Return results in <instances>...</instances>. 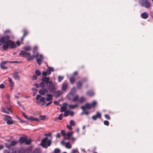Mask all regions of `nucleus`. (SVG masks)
<instances>
[{
    "mask_svg": "<svg viewBox=\"0 0 153 153\" xmlns=\"http://www.w3.org/2000/svg\"><path fill=\"white\" fill-rule=\"evenodd\" d=\"M34 85L36 87V88H39L40 87V85L39 84H38L37 83H35L34 84Z\"/></svg>",
    "mask_w": 153,
    "mask_h": 153,
    "instance_id": "0e129e2a",
    "label": "nucleus"
},
{
    "mask_svg": "<svg viewBox=\"0 0 153 153\" xmlns=\"http://www.w3.org/2000/svg\"><path fill=\"white\" fill-rule=\"evenodd\" d=\"M55 90L54 91H52L51 92H50L51 93H53L55 94V97L56 98H58L61 95H62L63 93L61 90H57V91H56V88L55 86Z\"/></svg>",
    "mask_w": 153,
    "mask_h": 153,
    "instance_id": "0eeeda50",
    "label": "nucleus"
},
{
    "mask_svg": "<svg viewBox=\"0 0 153 153\" xmlns=\"http://www.w3.org/2000/svg\"><path fill=\"white\" fill-rule=\"evenodd\" d=\"M0 43L3 45L2 48L5 51L7 49H14L16 47V43L10 39V36L9 35L2 36L0 39Z\"/></svg>",
    "mask_w": 153,
    "mask_h": 153,
    "instance_id": "f257e3e1",
    "label": "nucleus"
},
{
    "mask_svg": "<svg viewBox=\"0 0 153 153\" xmlns=\"http://www.w3.org/2000/svg\"><path fill=\"white\" fill-rule=\"evenodd\" d=\"M51 140H48V137H45L42 140L40 145L43 148L47 149L48 147L51 146Z\"/></svg>",
    "mask_w": 153,
    "mask_h": 153,
    "instance_id": "7ed1b4c3",
    "label": "nucleus"
},
{
    "mask_svg": "<svg viewBox=\"0 0 153 153\" xmlns=\"http://www.w3.org/2000/svg\"><path fill=\"white\" fill-rule=\"evenodd\" d=\"M65 146L68 149H70L71 147V145L69 142L66 143Z\"/></svg>",
    "mask_w": 153,
    "mask_h": 153,
    "instance_id": "2f4dec72",
    "label": "nucleus"
},
{
    "mask_svg": "<svg viewBox=\"0 0 153 153\" xmlns=\"http://www.w3.org/2000/svg\"><path fill=\"white\" fill-rule=\"evenodd\" d=\"M4 146L5 147L8 148L9 150H11L12 149L11 153H20V151L17 149L15 148L12 149L10 144L6 143L4 144Z\"/></svg>",
    "mask_w": 153,
    "mask_h": 153,
    "instance_id": "20e7f679",
    "label": "nucleus"
},
{
    "mask_svg": "<svg viewBox=\"0 0 153 153\" xmlns=\"http://www.w3.org/2000/svg\"><path fill=\"white\" fill-rule=\"evenodd\" d=\"M34 118L33 116H30V117H28L27 120H30L32 122L34 121Z\"/></svg>",
    "mask_w": 153,
    "mask_h": 153,
    "instance_id": "de8ad7c7",
    "label": "nucleus"
},
{
    "mask_svg": "<svg viewBox=\"0 0 153 153\" xmlns=\"http://www.w3.org/2000/svg\"><path fill=\"white\" fill-rule=\"evenodd\" d=\"M67 128H68L69 130H72L73 129V128L72 127V126L71 125H67L66 126Z\"/></svg>",
    "mask_w": 153,
    "mask_h": 153,
    "instance_id": "8fccbe9b",
    "label": "nucleus"
},
{
    "mask_svg": "<svg viewBox=\"0 0 153 153\" xmlns=\"http://www.w3.org/2000/svg\"><path fill=\"white\" fill-rule=\"evenodd\" d=\"M22 114L23 117L25 118V119H27V120L28 117L27 115L25 114V113L23 112H22Z\"/></svg>",
    "mask_w": 153,
    "mask_h": 153,
    "instance_id": "603ef678",
    "label": "nucleus"
},
{
    "mask_svg": "<svg viewBox=\"0 0 153 153\" xmlns=\"http://www.w3.org/2000/svg\"><path fill=\"white\" fill-rule=\"evenodd\" d=\"M39 58H36V61L38 64L39 65H40L43 62L44 57L43 55L42 54L39 55Z\"/></svg>",
    "mask_w": 153,
    "mask_h": 153,
    "instance_id": "9d476101",
    "label": "nucleus"
},
{
    "mask_svg": "<svg viewBox=\"0 0 153 153\" xmlns=\"http://www.w3.org/2000/svg\"><path fill=\"white\" fill-rule=\"evenodd\" d=\"M9 104V102H8L7 101H6V102H4V105H5V108H6V109L7 110H8L10 112H12V111L11 110V108H9V107H7V105H6V104Z\"/></svg>",
    "mask_w": 153,
    "mask_h": 153,
    "instance_id": "c85d7f7f",
    "label": "nucleus"
},
{
    "mask_svg": "<svg viewBox=\"0 0 153 153\" xmlns=\"http://www.w3.org/2000/svg\"><path fill=\"white\" fill-rule=\"evenodd\" d=\"M8 79L9 82L10 83V85H11L12 86L13 85H14V83L12 81V79L10 77H8Z\"/></svg>",
    "mask_w": 153,
    "mask_h": 153,
    "instance_id": "49530a36",
    "label": "nucleus"
},
{
    "mask_svg": "<svg viewBox=\"0 0 153 153\" xmlns=\"http://www.w3.org/2000/svg\"><path fill=\"white\" fill-rule=\"evenodd\" d=\"M42 80L47 85L50 92L54 90L55 85L52 81L50 80L49 77H43L42 78Z\"/></svg>",
    "mask_w": 153,
    "mask_h": 153,
    "instance_id": "f03ea898",
    "label": "nucleus"
},
{
    "mask_svg": "<svg viewBox=\"0 0 153 153\" xmlns=\"http://www.w3.org/2000/svg\"><path fill=\"white\" fill-rule=\"evenodd\" d=\"M47 97L45 98V100L47 101H51L53 100V95L50 94H47Z\"/></svg>",
    "mask_w": 153,
    "mask_h": 153,
    "instance_id": "ddd939ff",
    "label": "nucleus"
},
{
    "mask_svg": "<svg viewBox=\"0 0 153 153\" xmlns=\"http://www.w3.org/2000/svg\"><path fill=\"white\" fill-rule=\"evenodd\" d=\"M104 124L105 125L108 126L109 125V122L107 120H105L104 121Z\"/></svg>",
    "mask_w": 153,
    "mask_h": 153,
    "instance_id": "4d7b16f0",
    "label": "nucleus"
},
{
    "mask_svg": "<svg viewBox=\"0 0 153 153\" xmlns=\"http://www.w3.org/2000/svg\"><path fill=\"white\" fill-rule=\"evenodd\" d=\"M41 97H41V95L40 94H37L36 98V100H38L40 98H41Z\"/></svg>",
    "mask_w": 153,
    "mask_h": 153,
    "instance_id": "052dcab7",
    "label": "nucleus"
},
{
    "mask_svg": "<svg viewBox=\"0 0 153 153\" xmlns=\"http://www.w3.org/2000/svg\"><path fill=\"white\" fill-rule=\"evenodd\" d=\"M78 96L77 95H76L72 100L74 102H76L78 100Z\"/></svg>",
    "mask_w": 153,
    "mask_h": 153,
    "instance_id": "e433bc0d",
    "label": "nucleus"
},
{
    "mask_svg": "<svg viewBox=\"0 0 153 153\" xmlns=\"http://www.w3.org/2000/svg\"><path fill=\"white\" fill-rule=\"evenodd\" d=\"M38 57H37V55H31L30 57H27V60L28 61H29L30 60H33L34 58Z\"/></svg>",
    "mask_w": 153,
    "mask_h": 153,
    "instance_id": "2eb2a0df",
    "label": "nucleus"
},
{
    "mask_svg": "<svg viewBox=\"0 0 153 153\" xmlns=\"http://www.w3.org/2000/svg\"><path fill=\"white\" fill-rule=\"evenodd\" d=\"M22 32L23 33V36L25 37L29 33L28 31L26 29H24L22 30Z\"/></svg>",
    "mask_w": 153,
    "mask_h": 153,
    "instance_id": "bb28decb",
    "label": "nucleus"
},
{
    "mask_svg": "<svg viewBox=\"0 0 153 153\" xmlns=\"http://www.w3.org/2000/svg\"><path fill=\"white\" fill-rule=\"evenodd\" d=\"M62 116H63L62 114H62H60L59 115V116L57 118L59 120H62Z\"/></svg>",
    "mask_w": 153,
    "mask_h": 153,
    "instance_id": "6e6d98bb",
    "label": "nucleus"
},
{
    "mask_svg": "<svg viewBox=\"0 0 153 153\" xmlns=\"http://www.w3.org/2000/svg\"><path fill=\"white\" fill-rule=\"evenodd\" d=\"M140 16L143 19H146L148 18L149 14L144 12L141 14Z\"/></svg>",
    "mask_w": 153,
    "mask_h": 153,
    "instance_id": "dca6fc26",
    "label": "nucleus"
},
{
    "mask_svg": "<svg viewBox=\"0 0 153 153\" xmlns=\"http://www.w3.org/2000/svg\"><path fill=\"white\" fill-rule=\"evenodd\" d=\"M81 108L83 111H86L87 109H88V108L86 103L84 105L81 106Z\"/></svg>",
    "mask_w": 153,
    "mask_h": 153,
    "instance_id": "393cba45",
    "label": "nucleus"
},
{
    "mask_svg": "<svg viewBox=\"0 0 153 153\" xmlns=\"http://www.w3.org/2000/svg\"><path fill=\"white\" fill-rule=\"evenodd\" d=\"M87 94L90 97H92L94 95V91H88L87 92Z\"/></svg>",
    "mask_w": 153,
    "mask_h": 153,
    "instance_id": "5701e85b",
    "label": "nucleus"
},
{
    "mask_svg": "<svg viewBox=\"0 0 153 153\" xmlns=\"http://www.w3.org/2000/svg\"><path fill=\"white\" fill-rule=\"evenodd\" d=\"M68 105L70 109H73L77 107L78 106V105L77 104H76L75 105L70 104Z\"/></svg>",
    "mask_w": 153,
    "mask_h": 153,
    "instance_id": "a878e982",
    "label": "nucleus"
},
{
    "mask_svg": "<svg viewBox=\"0 0 153 153\" xmlns=\"http://www.w3.org/2000/svg\"><path fill=\"white\" fill-rule=\"evenodd\" d=\"M60 150L58 148L55 149L54 150V153H60Z\"/></svg>",
    "mask_w": 153,
    "mask_h": 153,
    "instance_id": "3c124183",
    "label": "nucleus"
},
{
    "mask_svg": "<svg viewBox=\"0 0 153 153\" xmlns=\"http://www.w3.org/2000/svg\"><path fill=\"white\" fill-rule=\"evenodd\" d=\"M33 55H37L38 57L39 56V53L37 51L33 50Z\"/></svg>",
    "mask_w": 153,
    "mask_h": 153,
    "instance_id": "ea45409f",
    "label": "nucleus"
},
{
    "mask_svg": "<svg viewBox=\"0 0 153 153\" xmlns=\"http://www.w3.org/2000/svg\"><path fill=\"white\" fill-rule=\"evenodd\" d=\"M70 125L71 126H74L75 125V122L73 120H71L70 122Z\"/></svg>",
    "mask_w": 153,
    "mask_h": 153,
    "instance_id": "a19ab883",
    "label": "nucleus"
},
{
    "mask_svg": "<svg viewBox=\"0 0 153 153\" xmlns=\"http://www.w3.org/2000/svg\"><path fill=\"white\" fill-rule=\"evenodd\" d=\"M91 118L94 120H96L97 118H101V114L99 112V111H97L96 114L93 115L92 117Z\"/></svg>",
    "mask_w": 153,
    "mask_h": 153,
    "instance_id": "6e6552de",
    "label": "nucleus"
},
{
    "mask_svg": "<svg viewBox=\"0 0 153 153\" xmlns=\"http://www.w3.org/2000/svg\"><path fill=\"white\" fill-rule=\"evenodd\" d=\"M45 83L43 82L42 81L39 84L40 87H42V88H44L45 86V83Z\"/></svg>",
    "mask_w": 153,
    "mask_h": 153,
    "instance_id": "c9c22d12",
    "label": "nucleus"
},
{
    "mask_svg": "<svg viewBox=\"0 0 153 153\" xmlns=\"http://www.w3.org/2000/svg\"><path fill=\"white\" fill-rule=\"evenodd\" d=\"M13 77L15 79L19 80L20 79V77L18 75V73L17 72H16L14 73Z\"/></svg>",
    "mask_w": 153,
    "mask_h": 153,
    "instance_id": "4be33fe9",
    "label": "nucleus"
},
{
    "mask_svg": "<svg viewBox=\"0 0 153 153\" xmlns=\"http://www.w3.org/2000/svg\"><path fill=\"white\" fill-rule=\"evenodd\" d=\"M36 75H33L32 77V80H34L37 79V78Z\"/></svg>",
    "mask_w": 153,
    "mask_h": 153,
    "instance_id": "bf43d9fd",
    "label": "nucleus"
},
{
    "mask_svg": "<svg viewBox=\"0 0 153 153\" xmlns=\"http://www.w3.org/2000/svg\"><path fill=\"white\" fill-rule=\"evenodd\" d=\"M61 133L64 138L65 137V136H66V133L65 131L64 130H61Z\"/></svg>",
    "mask_w": 153,
    "mask_h": 153,
    "instance_id": "4c0bfd02",
    "label": "nucleus"
},
{
    "mask_svg": "<svg viewBox=\"0 0 153 153\" xmlns=\"http://www.w3.org/2000/svg\"><path fill=\"white\" fill-rule=\"evenodd\" d=\"M64 112V113L63 114V115L64 117H66L69 115V110H68L66 111H65Z\"/></svg>",
    "mask_w": 153,
    "mask_h": 153,
    "instance_id": "58836bf2",
    "label": "nucleus"
},
{
    "mask_svg": "<svg viewBox=\"0 0 153 153\" xmlns=\"http://www.w3.org/2000/svg\"><path fill=\"white\" fill-rule=\"evenodd\" d=\"M5 85L3 84H1L0 85V88H5Z\"/></svg>",
    "mask_w": 153,
    "mask_h": 153,
    "instance_id": "338daca9",
    "label": "nucleus"
},
{
    "mask_svg": "<svg viewBox=\"0 0 153 153\" xmlns=\"http://www.w3.org/2000/svg\"><path fill=\"white\" fill-rule=\"evenodd\" d=\"M63 106L61 107L60 109L61 112H64L66 109V106H68V104L66 102H64L63 103Z\"/></svg>",
    "mask_w": 153,
    "mask_h": 153,
    "instance_id": "4468645a",
    "label": "nucleus"
},
{
    "mask_svg": "<svg viewBox=\"0 0 153 153\" xmlns=\"http://www.w3.org/2000/svg\"><path fill=\"white\" fill-rule=\"evenodd\" d=\"M74 133L73 131H69L66 134V136L64 138L65 140H69L70 137L72 136L73 133Z\"/></svg>",
    "mask_w": 153,
    "mask_h": 153,
    "instance_id": "f8f14e48",
    "label": "nucleus"
},
{
    "mask_svg": "<svg viewBox=\"0 0 153 153\" xmlns=\"http://www.w3.org/2000/svg\"><path fill=\"white\" fill-rule=\"evenodd\" d=\"M52 133H49L48 134H44L45 136L47 137H51V135Z\"/></svg>",
    "mask_w": 153,
    "mask_h": 153,
    "instance_id": "680f3d73",
    "label": "nucleus"
},
{
    "mask_svg": "<svg viewBox=\"0 0 153 153\" xmlns=\"http://www.w3.org/2000/svg\"><path fill=\"white\" fill-rule=\"evenodd\" d=\"M46 71H43L42 73V76H43V77H46V76L47 75V73Z\"/></svg>",
    "mask_w": 153,
    "mask_h": 153,
    "instance_id": "5fc2aeb1",
    "label": "nucleus"
},
{
    "mask_svg": "<svg viewBox=\"0 0 153 153\" xmlns=\"http://www.w3.org/2000/svg\"><path fill=\"white\" fill-rule=\"evenodd\" d=\"M68 86V84L67 83H63L62 87V90L64 91H65L67 89Z\"/></svg>",
    "mask_w": 153,
    "mask_h": 153,
    "instance_id": "f3484780",
    "label": "nucleus"
},
{
    "mask_svg": "<svg viewBox=\"0 0 153 153\" xmlns=\"http://www.w3.org/2000/svg\"><path fill=\"white\" fill-rule=\"evenodd\" d=\"M76 92V88L75 87H73L71 89L69 93V94L73 96L75 93Z\"/></svg>",
    "mask_w": 153,
    "mask_h": 153,
    "instance_id": "412c9836",
    "label": "nucleus"
},
{
    "mask_svg": "<svg viewBox=\"0 0 153 153\" xmlns=\"http://www.w3.org/2000/svg\"><path fill=\"white\" fill-rule=\"evenodd\" d=\"M9 63H21V62L17 61H9Z\"/></svg>",
    "mask_w": 153,
    "mask_h": 153,
    "instance_id": "c03bdc74",
    "label": "nucleus"
},
{
    "mask_svg": "<svg viewBox=\"0 0 153 153\" xmlns=\"http://www.w3.org/2000/svg\"><path fill=\"white\" fill-rule=\"evenodd\" d=\"M16 45L18 46H19L20 45V42L19 41V40L17 41H16Z\"/></svg>",
    "mask_w": 153,
    "mask_h": 153,
    "instance_id": "69168bd1",
    "label": "nucleus"
},
{
    "mask_svg": "<svg viewBox=\"0 0 153 153\" xmlns=\"http://www.w3.org/2000/svg\"><path fill=\"white\" fill-rule=\"evenodd\" d=\"M33 153H40L38 150H35L33 151Z\"/></svg>",
    "mask_w": 153,
    "mask_h": 153,
    "instance_id": "774afa93",
    "label": "nucleus"
},
{
    "mask_svg": "<svg viewBox=\"0 0 153 153\" xmlns=\"http://www.w3.org/2000/svg\"><path fill=\"white\" fill-rule=\"evenodd\" d=\"M45 98L43 97H41L39 99L40 102H42L41 105H44L46 103V101H45Z\"/></svg>",
    "mask_w": 153,
    "mask_h": 153,
    "instance_id": "aec40b11",
    "label": "nucleus"
},
{
    "mask_svg": "<svg viewBox=\"0 0 153 153\" xmlns=\"http://www.w3.org/2000/svg\"><path fill=\"white\" fill-rule=\"evenodd\" d=\"M26 137L27 136L25 137H20L19 141L22 144L25 143Z\"/></svg>",
    "mask_w": 153,
    "mask_h": 153,
    "instance_id": "6ab92c4d",
    "label": "nucleus"
},
{
    "mask_svg": "<svg viewBox=\"0 0 153 153\" xmlns=\"http://www.w3.org/2000/svg\"><path fill=\"white\" fill-rule=\"evenodd\" d=\"M105 117L108 120H110L111 117L108 114H105L104 115Z\"/></svg>",
    "mask_w": 153,
    "mask_h": 153,
    "instance_id": "09e8293b",
    "label": "nucleus"
},
{
    "mask_svg": "<svg viewBox=\"0 0 153 153\" xmlns=\"http://www.w3.org/2000/svg\"><path fill=\"white\" fill-rule=\"evenodd\" d=\"M5 117L4 118V120L7 121V123L8 125H10L13 124V121L12 120L11 117L8 115H4Z\"/></svg>",
    "mask_w": 153,
    "mask_h": 153,
    "instance_id": "39448f33",
    "label": "nucleus"
},
{
    "mask_svg": "<svg viewBox=\"0 0 153 153\" xmlns=\"http://www.w3.org/2000/svg\"><path fill=\"white\" fill-rule=\"evenodd\" d=\"M76 85L78 89H80L82 86V83L80 81H78L76 83Z\"/></svg>",
    "mask_w": 153,
    "mask_h": 153,
    "instance_id": "b1692460",
    "label": "nucleus"
},
{
    "mask_svg": "<svg viewBox=\"0 0 153 153\" xmlns=\"http://www.w3.org/2000/svg\"><path fill=\"white\" fill-rule=\"evenodd\" d=\"M85 98L84 97H81L80 99L79 102H82L85 100Z\"/></svg>",
    "mask_w": 153,
    "mask_h": 153,
    "instance_id": "864d4df0",
    "label": "nucleus"
},
{
    "mask_svg": "<svg viewBox=\"0 0 153 153\" xmlns=\"http://www.w3.org/2000/svg\"><path fill=\"white\" fill-rule=\"evenodd\" d=\"M64 76H59L58 77V81L60 82L63 79Z\"/></svg>",
    "mask_w": 153,
    "mask_h": 153,
    "instance_id": "37998d69",
    "label": "nucleus"
},
{
    "mask_svg": "<svg viewBox=\"0 0 153 153\" xmlns=\"http://www.w3.org/2000/svg\"><path fill=\"white\" fill-rule=\"evenodd\" d=\"M140 3L142 6H145L146 8H149L150 6V4L148 0H141Z\"/></svg>",
    "mask_w": 153,
    "mask_h": 153,
    "instance_id": "423d86ee",
    "label": "nucleus"
},
{
    "mask_svg": "<svg viewBox=\"0 0 153 153\" xmlns=\"http://www.w3.org/2000/svg\"><path fill=\"white\" fill-rule=\"evenodd\" d=\"M35 74L36 75L38 76H40L41 74V72L38 69H37L35 70Z\"/></svg>",
    "mask_w": 153,
    "mask_h": 153,
    "instance_id": "473e14b6",
    "label": "nucleus"
},
{
    "mask_svg": "<svg viewBox=\"0 0 153 153\" xmlns=\"http://www.w3.org/2000/svg\"><path fill=\"white\" fill-rule=\"evenodd\" d=\"M17 143V142L16 141H12L10 143V144L11 146H14Z\"/></svg>",
    "mask_w": 153,
    "mask_h": 153,
    "instance_id": "72a5a7b5",
    "label": "nucleus"
},
{
    "mask_svg": "<svg viewBox=\"0 0 153 153\" xmlns=\"http://www.w3.org/2000/svg\"><path fill=\"white\" fill-rule=\"evenodd\" d=\"M53 103L54 104L57 105H59V102L57 101H54L53 102Z\"/></svg>",
    "mask_w": 153,
    "mask_h": 153,
    "instance_id": "e2e57ef3",
    "label": "nucleus"
},
{
    "mask_svg": "<svg viewBox=\"0 0 153 153\" xmlns=\"http://www.w3.org/2000/svg\"><path fill=\"white\" fill-rule=\"evenodd\" d=\"M9 61H3L0 63L1 68L2 69H8V68L6 66H4V65L8 62Z\"/></svg>",
    "mask_w": 153,
    "mask_h": 153,
    "instance_id": "9b49d317",
    "label": "nucleus"
},
{
    "mask_svg": "<svg viewBox=\"0 0 153 153\" xmlns=\"http://www.w3.org/2000/svg\"><path fill=\"white\" fill-rule=\"evenodd\" d=\"M32 142V140L31 139H27V137L26 140H25V144L27 145H29Z\"/></svg>",
    "mask_w": 153,
    "mask_h": 153,
    "instance_id": "cd10ccee",
    "label": "nucleus"
},
{
    "mask_svg": "<svg viewBox=\"0 0 153 153\" xmlns=\"http://www.w3.org/2000/svg\"><path fill=\"white\" fill-rule=\"evenodd\" d=\"M19 56L22 57L26 58V52L24 51H22L19 54Z\"/></svg>",
    "mask_w": 153,
    "mask_h": 153,
    "instance_id": "a211bd4d",
    "label": "nucleus"
},
{
    "mask_svg": "<svg viewBox=\"0 0 153 153\" xmlns=\"http://www.w3.org/2000/svg\"><path fill=\"white\" fill-rule=\"evenodd\" d=\"M49 71L51 72H53L54 71V68L52 67H49L48 66V64H47V65H46Z\"/></svg>",
    "mask_w": 153,
    "mask_h": 153,
    "instance_id": "f704fd0d",
    "label": "nucleus"
},
{
    "mask_svg": "<svg viewBox=\"0 0 153 153\" xmlns=\"http://www.w3.org/2000/svg\"><path fill=\"white\" fill-rule=\"evenodd\" d=\"M39 93L40 95H44L45 94L43 90H42V89L39 90Z\"/></svg>",
    "mask_w": 153,
    "mask_h": 153,
    "instance_id": "79ce46f5",
    "label": "nucleus"
},
{
    "mask_svg": "<svg viewBox=\"0 0 153 153\" xmlns=\"http://www.w3.org/2000/svg\"><path fill=\"white\" fill-rule=\"evenodd\" d=\"M23 49L26 51H29L31 49V48L30 46H25L23 48Z\"/></svg>",
    "mask_w": 153,
    "mask_h": 153,
    "instance_id": "c756f323",
    "label": "nucleus"
},
{
    "mask_svg": "<svg viewBox=\"0 0 153 153\" xmlns=\"http://www.w3.org/2000/svg\"><path fill=\"white\" fill-rule=\"evenodd\" d=\"M69 115H70L71 116H73L74 115V112L73 111H71L69 110Z\"/></svg>",
    "mask_w": 153,
    "mask_h": 153,
    "instance_id": "13d9d810",
    "label": "nucleus"
},
{
    "mask_svg": "<svg viewBox=\"0 0 153 153\" xmlns=\"http://www.w3.org/2000/svg\"><path fill=\"white\" fill-rule=\"evenodd\" d=\"M46 117V116L45 115H40L39 116V118L41 120H44Z\"/></svg>",
    "mask_w": 153,
    "mask_h": 153,
    "instance_id": "a18cd8bd",
    "label": "nucleus"
},
{
    "mask_svg": "<svg viewBox=\"0 0 153 153\" xmlns=\"http://www.w3.org/2000/svg\"><path fill=\"white\" fill-rule=\"evenodd\" d=\"M86 103L87 104L88 109H90L92 108H94L97 104V102L95 100L93 101L91 103Z\"/></svg>",
    "mask_w": 153,
    "mask_h": 153,
    "instance_id": "1a4fd4ad",
    "label": "nucleus"
},
{
    "mask_svg": "<svg viewBox=\"0 0 153 153\" xmlns=\"http://www.w3.org/2000/svg\"><path fill=\"white\" fill-rule=\"evenodd\" d=\"M75 79L73 76L70 77V82L71 84H74L75 82Z\"/></svg>",
    "mask_w": 153,
    "mask_h": 153,
    "instance_id": "7c9ffc66",
    "label": "nucleus"
}]
</instances>
